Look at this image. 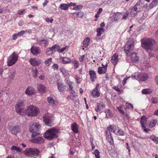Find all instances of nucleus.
I'll return each mask as SVG.
<instances>
[{
	"mask_svg": "<svg viewBox=\"0 0 158 158\" xmlns=\"http://www.w3.org/2000/svg\"><path fill=\"white\" fill-rule=\"evenodd\" d=\"M156 41L153 39L144 38L141 40V46L145 50H153L156 47Z\"/></svg>",
	"mask_w": 158,
	"mask_h": 158,
	"instance_id": "obj_1",
	"label": "nucleus"
},
{
	"mask_svg": "<svg viewBox=\"0 0 158 158\" xmlns=\"http://www.w3.org/2000/svg\"><path fill=\"white\" fill-rule=\"evenodd\" d=\"M110 132H113L114 134L118 135H124V133L121 129L115 126L112 127V126L110 125L107 127V130L106 131V138H112Z\"/></svg>",
	"mask_w": 158,
	"mask_h": 158,
	"instance_id": "obj_2",
	"label": "nucleus"
},
{
	"mask_svg": "<svg viewBox=\"0 0 158 158\" xmlns=\"http://www.w3.org/2000/svg\"><path fill=\"white\" fill-rule=\"evenodd\" d=\"M60 133V129L52 127L46 131L44 136L45 138H55L59 136Z\"/></svg>",
	"mask_w": 158,
	"mask_h": 158,
	"instance_id": "obj_3",
	"label": "nucleus"
},
{
	"mask_svg": "<svg viewBox=\"0 0 158 158\" xmlns=\"http://www.w3.org/2000/svg\"><path fill=\"white\" fill-rule=\"evenodd\" d=\"M39 109L37 107L31 105L27 106L25 112L26 114L31 117L36 116L39 113Z\"/></svg>",
	"mask_w": 158,
	"mask_h": 158,
	"instance_id": "obj_4",
	"label": "nucleus"
},
{
	"mask_svg": "<svg viewBox=\"0 0 158 158\" xmlns=\"http://www.w3.org/2000/svg\"><path fill=\"white\" fill-rule=\"evenodd\" d=\"M15 110L16 112L20 115H25L26 110L24 109L25 105L23 102L22 100L18 101L15 106Z\"/></svg>",
	"mask_w": 158,
	"mask_h": 158,
	"instance_id": "obj_5",
	"label": "nucleus"
},
{
	"mask_svg": "<svg viewBox=\"0 0 158 158\" xmlns=\"http://www.w3.org/2000/svg\"><path fill=\"white\" fill-rule=\"evenodd\" d=\"M132 78L141 81H143L148 79V76L146 73H135L131 75Z\"/></svg>",
	"mask_w": 158,
	"mask_h": 158,
	"instance_id": "obj_6",
	"label": "nucleus"
},
{
	"mask_svg": "<svg viewBox=\"0 0 158 158\" xmlns=\"http://www.w3.org/2000/svg\"><path fill=\"white\" fill-rule=\"evenodd\" d=\"M18 57V55L15 52H14L7 59V65L10 66L15 64L17 61Z\"/></svg>",
	"mask_w": 158,
	"mask_h": 158,
	"instance_id": "obj_7",
	"label": "nucleus"
},
{
	"mask_svg": "<svg viewBox=\"0 0 158 158\" xmlns=\"http://www.w3.org/2000/svg\"><path fill=\"white\" fill-rule=\"evenodd\" d=\"M43 121L47 126L52 127L53 126V119L52 117L49 114H45L43 117Z\"/></svg>",
	"mask_w": 158,
	"mask_h": 158,
	"instance_id": "obj_8",
	"label": "nucleus"
},
{
	"mask_svg": "<svg viewBox=\"0 0 158 158\" xmlns=\"http://www.w3.org/2000/svg\"><path fill=\"white\" fill-rule=\"evenodd\" d=\"M134 41L132 40H130L127 42L124 48V50L127 54L129 55V53L131 52L130 51L134 48Z\"/></svg>",
	"mask_w": 158,
	"mask_h": 158,
	"instance_id": "obj_9",
	"label": "nucleus"
},
{
	"mask_svg": "<svg viewBox=\"0 0 158 158\" xmlns=\"http://www.w3.org/2000/svg\"><path fill=\"white\" fill-rule=\"evenodd\" d=\"M40 128V127L39 124L37 123H35L31 125L29 127V130L31 132H39Z\"/></svg>",
	"mask_w": 158,
	"mask_h": 158,
	"instance_id": "obj_10",
	"label": "nucleus"
},
{
	"mask_svg": "<svg viewBox=\"0 0 158 158\" xmlns=\"http://www.w3.org/2000/svg\"><path fill=\"white\" fill-rule=\"evenodd\" d=\"M140 123L142 128L143 129L144 131L147 132L150 130L149 129H147L145 127V125L147 123V118L145 116H143L141 117Z\"/></svg>",
	"mask_w": 158,
	"mask_h": 158,
	"instance_id": "obj_11",
	"label": "nucleus"
},
{
	"mask_svg": "<svg viewBox=\"0 0 158 158\" xmlns=\"http://www.w3.org/2000/svg\"><path fill=\"white\" fill-rule=\"evenodd\" d=\"M140 6L138 3H137L134 6L131 7L130 9L131 10V16H134L139 11L138 8H139Z\"/></svg>",
	"mask_w": 158,
	"mask_h": 158,
	"instance_id": "obj_12",
	"label": "nucleus"
},
{
	"mask_svg": "<svg viewBox=\"0 0 158 158\" xmlns=\"http://www.w3.org/2000/svg\"><path fill=\"white\" fill-rule=\"evenodd\" d=\"M102 66H103V67H99L98 69V72L99 74H105L106 73L107 71V63H106L105 65H104L102 64Z\"/></svg>",
	"mask_w": 158,
	"mask_h": 158,
	"instance_id": "obj_13",
	"label": "nucleus"
},
{
	"mask_svg": "<svg viewBox=\"0 0 158 158\" xmlns=\"http://www.w3.org/2000/svg\"><path fill=\"white\" fill-rule=\"evenodd\" d=\"M29 61L31 64L34 66L38 65L41 63V59H36L32 58H31Z\"/></svg>",
	"mask_w": 158,
	"mask_h": 158,
	"instance_id": "obj_14",
	"label": "nucleus"
},
{
	"mask_svg": "<svg viewBox=\"0 0 158 158\" xmlns=\"http://www.w3.org/2000/svg\"><path fill=\"white\" fill-rule=\"evenodd\" d=\"M10 131L12 134L16 135L17 133L21 131V129L19 126H15L11 128Z\"/></svg>",
	"mask_w": 158,
	"mask_h": 158,
	"instance_id": "obj_15",
	"label": "nucleus"
},
{
	"mask_svg": "<svg viewBox=\"0 0 158 158\" xmlns=\"http://www.w3.org/2000/svg\"><path fill=\"white\" fill-rule=\"evenodd\" d=\"M127 55L130 56L131 60L134 62H137L139 60V57L135 53H131V52H130L129 53V55L127 54Z\"/></svg>",
	"mask_w": 158,
	"mask_h": 158,
	"instance_id": "obj_16",
	"label": "nucleus"
},
{
	"mask_svg": "<svg viewBox=\"0 0 158 158\" xmlns=\"http://www.w3.org/2000/svg\"><path fill=\"white\" fill-rule=\"evenodd\" d=\"M31 52L34 55H36L40 53V50L38 47L35 46H33L31 48Z\"/></svg>",
	"mask_w": 158,
	"mask_h": 158,
	"instance_id": "obj_17",
	"label": "nucleus"
},
{
	"mask_svg": "<svg viewBox=\"0 0 158 158\" xmlns=\"http://www.w3.org/2000/svg\"><path fill=\"white\" fill-rule=\"evenodd\" d=\"M37 88L39 91L42 93H45L47 89V88L45 86L41 84L37 85Z\"/></svg>",
	"mask_w": 158,
	"mask_h": 158,
	"instance_id": "obj_18",
	"label": "nucleus"
},
{
	"mask_svg": "<svg viewBox=\"0 0 158 158\" xmlns=\"http://www.w3.org/2000/svg\"><path fill=\"white\" fill-rule=\"evenodd\" d=\"M118 54L117 53H115L112 56L111 61L114 65H116L118 61Z\"/></svg>",
	"mask_w": 158,
	"mask_h": 158,
	"instance_id": "obj_19",
	"label": "nucleus"
},
{
	"mask_svg": "<svg viewBox=\"0 0 158 158\" xmlns=\"http://www.w3.org/2000/svg\"><path fill=\"white\" fill-rule=\"evenodd\" d=\"M34 91V88L32 87H29L26 89L25 93L27 95H30L33 94Z\"/></svg>",
	"mask_w": 158,
	"mask_h": 158,
	"instance_id": "obj_20",
	"label": "nucleus"
},
{
	"mask_svg": "<svg viewBox=\"0 0 158 158\" xmlns=\"http://www.w3.org/2000/svg\"><path fill=\"white\" fill-rule=\"evenodd\" d=\"M129 14V13L127 12H125V13H124V14L123 15H122V14L118 12L116 13V15H115V17L118 16L121 17L122 16V15L123 17L122 19H125L127 18V17L128 16Z\"/></svg>",
	"mask_w": 158,
	"mask_h": 158,
	"instance_id": "obj_21",
	"label": "nucleus"
},
{
	"mask_svg": "<svg viewBox=\"0 0 158 158\" xmlns=\"http://www.w3.org/2000/svg\"><path fill=\"white\" fill-rule=\"evenodd\" d=\"M57 85L58 89L60 92H63L64 91V90L65 88V85H64L63 84L60 83L58 82H57Z\"/></svg>",
	"mask_w": 158,
	"mask_h": 158,
	"instance_id": "obj_22",
	"label": "nucleus"
},
{
	"mask_svg": "<svg viewBox=\"0 0 158 158\" xmlns=\"http://www.w3.org/2000/svg\"><path fill=\"white\" fill-rule=\"evenodd\" d=\"M60 59L61 60V63L65 64L70 63L71 60L69 58L67 57H63Z\"/></svg>",
	"mask_w": 158,
	"mask_h": 158,
	"instance_id": "obj_23",
	"label": "nucleus"
},
{
	"mask_svg": "<svg viewBox=\"0 0 158 158\" xmlns=\"http://www.w3.org/2000/svg\"><path fill=\"white\" fill-rule=\"evenodd\" d=\"M71 129L73 132L77 133L78 132V126L76 123H73L71 125Z\"/></svg>",
	"mask_w": 158,
	"mask_h": 158,
	"instance_id": "obj_24",
	"label": "nucleus"
},
{
	"mask_svg": "<svg viewBox=\"0 0 158 158\" xmlns=\"http://www.w3.org/2000/svg\"><path fill=\"white\" fill-rule=\"evenodd\" d=\"M89 74L90 76L91 81L93 82L94 81V79L96 78V73L93 70H89Z\"/></svg>",
	"mask_w": 158,
	"mask_h": 158,
	"instance_id": "obj_25",
	"label": "nucleus"
},
{
	"mask_svg": "<svg viewBox=\"0 0 158 158\" xmlns=\"http://www.w3.org/2000/svg\"><path fill=\"white\" fill-rule=\"evenodd\" d=\"M92 96L94 98H97L100 95V93L98 90L93 89L91 93Z\"/></svg>",
	"mask_w": 158,
	"mask_h": 158,
	"instance_id": "obj_26",
	"label": "nucleus"
},
{
	"mask_svg": "<svg viewBox=\"0 0 158 158\" xmlns=\"http://www.w3.org/2000/svg\"><path fill=\"white\" fill-rule=\"evenodd\" d=\"M158 6V0H152L149 4V8L152 9L154 7Z\"/></svg>",
	"mask_w": 158,
	"mask_h": 158,
	"instance_id": "obj_27",
	"label": "nucleus"
},
{
	"mask_svg": "<svg viewBox=\"0 0 158 158\" xmlns=\"http://www.w3.org/2000/svg\"><path fill=\"white\" fill-rule=\"evenodd\" d=\"M71 6V3H68L67 4H61L60 6V8L61 10H66L69 7Z\"/></svg>",
	"mask_w": 158,
	"mask_h": 158,
	"instance_id": "obj_28",
	"label": "nucleus"
},
{
	"mask_svg": "<svg viewBox=\"0 0 158 158\" xmlns=\"http://www.w3.org/2000/svg\"><path fill=\"white\" fill-rule=\"evenodd\" d=\"M40 152L37 149L31 148V155L33 156H37L39 155Z\"/></svg>",
	"mask_w": 158,
	"mask_h": 158,
	"instance_id": "obj_29",
	"label": "nucleus"
},
{
	"mask_svg": "<svg viewBox=\"0 0 158 158\" xmlns=\"http://www.w3.org/2000/svg\"><path fill=\"white\" fill-rule=\"evenodd\" d=\"M90 38L89 37H87L85 38L83 42V46L85 48H86L88 46V44L90 41Z\"/></svg>",
	"mask_w": 158,
	"mask_h": 158,
	"instance_id": "obj_30",
	"label": "nucleus"
},
{
	"mask_svg": "<svg viewBox=\"0 0 158 158\" xmlns=\"http://www.w3.org/2000/svg\"><path fill=\"white\" fill-rule=\"evenodd\" d=\"M105 112L106 113V117L108 118H111L113 116V113L110 109H106Z\"/></svg>",
	"mask_w": 158,
	"mask_h": 158,
	"instance_id": "obj_31",
	"label": "nucleus"
},
{
	"mask_svg": "<svg viewBox=\"0 0 158 158\" xmlns=\"http://www.w3.org/2000/svg\"><path fill=\"white\" fill-rule=\"evenodd\" d=\"M31 148H27L23 152L24 155L26 156H29L31 155Z\"/></svg>",
	"mask_w": 158,
	"mask_h": 158,
	"instance_id": "obj_32",
	"label": "nucleus"
},
{
	"mask_svg": "<svg viewBox=\"0 0 158 158\" xmlns=\"http://www.w3.org/2000/svg\"><path fill=\"white\" fill-rule=\"evenodd\" d=\"M47 100L49 104L51 106H53L55 103V100L52 98L49 97H48Z\"/></svg>",
	"mask_w": 158,
	"mask_h": 158,
	"instance_id": "obj_33",
	"label": "nucleus"
},
{
	"mask_svg": "<svg viewBox=\"0 0 158 158\" xmlns=\"http://www.w3.org/2000/svg\"><path fill=\"white\" fill-rule=\"evenodd\" d=\"M38 43L42 45H44V47H46L48 44V41L45 40H40Z\"/></svg>",
	"mask_w": 158,
	"mask_h": 158,
	"instance_id": "obj_34",
	"label": "nucleus"
},
{
	"mask_svg": "<svg viewBox=\"0 0 158 158\" xmlns=\"http://www.w3.org/2000/svg\"><path fill=\"white\" fill-rule=\"evenodd\" d=\"M104 29L102 28L99 27L97 29V36H100L104 32Z\"/></svg>",
	"mask_w": 158,
	"mask_h": 158,
	"instance_id": "obj_35",
	"label": "nucleus"
},
{
	"mask_svg": "<svg viewBox=\"0 0 158 158\" xmlns=\"http://www.w3.org/2000/svg\"><path fill=\"white\" fill-rule=\"evenodd\" d=\"M121 87L122 85H120L117 86H114L112 87V88L118 92H121L122 90Z\"/></svg>",
	"mask_w": 158,
	"mask_h": 158,
	"instance_id": "obj_36",
	"label": "nucleus"
},
{
	"mask_svg": "<svg viewBox=\"0 0 158 158\" xmlns=\"http://www.w3.org/2000/svg\"><path fill=\"white\" fill-rule=\"evenodd\" d=\"M42 139H31V141L34 143H40L43 141Z\"/></svg>",
	"mask_w": 158,
	"mask_h": 158,
	"instance_id": "obj_37",
	"label": "nucleus"
},
{
	"mask_svg": "<svg viewBox=\"0 0 158 158\" xmlns=\"http://www.w3.org/2000/svg\"><path fill=\"white\" fill-rule=\"evenodd\" d=\"M124 107V106L123 104L119 106H118L117 109L119 111L123 114H125V113L123 110V109Z\"/></svg>",
	"mask_w": 158,
	"mask_h": 158,
	"instance_id": "obj_38",
	"label": "nucleus"
},
{
	"mask_svg": "<svg viewBox=\"0 0 158 158\" xmlns=\"http://www.w3.org/2000/svg\"><path fill=\"white\" fill-rule=\"evenodd\" d=\"M58 47V45L55 44V45L52 46V47L50 48V49L53 52V53H54L56 51V50L58 51V49H59Z\"/></svg>",
	"mask_w": 158,
	"mask_h": 158,
	"instance_id": "obj_39",
	"label": "nucleus"
},
{
	"mask_svg": "<svg viewBox=\"0 0 158 158\" xmlns=\"http://www.w3.org/2000/svg\"><path fill=\"white\" fill-rule=\"evenodd\" d=\"M157 122L156 120L152 119L151 120L149 124V127H154L155 125L157 123Z\"/></svg>",
	"mask_w": 158,
	"mask_h": 158,
	"instance_id": "obj_40",
	"label": "nucleus"
},
{
	"mask_svg": "<svg viewBox=\"0 0 158 158\" xmlns=\"http://www.w3.org/2000/svg\"><path fill=\"white\" fill-rule=\"evenodd\" d=\"M152 92V90L149 89H143L142 91V94H150Z\"/></svg>",
	"mask_w": 158,
	"mask_h": 158,
	"instance_id": "obj_41",
	"label": "nucleus"
},
{
	"mask_svg": "<svg viewBox=\"0 0 158 158\" xmlns=\"http://www.w3.org/2000/svg\"><path fill=\"white\" fill-rule=\"evenodd\" d=\"M100 152L98 149H95L93 152V154L95 156L96 158H100L99 156Z\"/></svg>",
	"mask_w": 158,
	"mask_h": 158,
	"instance_id": "obj_42",
	"label": "nucleus"
},
{
	"mask_svg": "<svg viewBox=\"0 0 158 158\" xmlns=\"http://www.w3.org/2000/svg\"><path fill=\"white\" fill-rule=\"evenodd\" d=\"M32 76L35 78H36L37 76V70L36 68L33 69L32 70Z\"/></svg>",
	"mask_w": 158,
	"mask_h": 158,
	"instance_id": "obj_43",
	"label": "nucleus"
},
{
	"mask_svg": "<svg viewBox=\"0 0 158 158\" xmlns=\"http://www.w3.org/2000/svg\"><path fill=\"white\" fill-rule=\"evenodd\" d=\"M72 63L74 65L75 69H77L79 65V63L78 61L73 60L72 61Z\"/></svg>",
	"mask_w": 158,
	"mask_h": 158,
	"instance_id": "obj_44",
	"label": "nucleus"
},
{
	"mask_svg": "<svg viewBox=\"0 0 158 158\" xmlns=\"http://www.w3.org/2000/svg\"><path fill=\"white\" fill-rule=\"evenodd\" d=\"M59 49H58V52H59L61 53L62 52H64L65 51H66V50H67L68 48V46H66L64 47L63 48H62L61 49H60V45H59V47H58Z\"/></svg>",
	"mask_w": 158,
	"mask_h": 158,
	"instance_id": "obj_45",
	"label": "nucleus"
},
{
	"mask_svg": "<svg viewBox=\"0 0 158 158\" xmlns=\"http://www.w3.org/2000/svg\"><path fill=\"white\" fill-rule=\"evenodd\" d=\"M16 73V72L15 71H14L13 72L10 73V74L9 75V77L11 80H12L14 79Z\"/></svg>",
	"mask_w": 158,
	"mask_h": 158,
	"instance_id": "obj_46",
	"label": "nucleus"
},
{
	"mask_svg": "<svg viewBox=\"0 0 158 158\" xmlns=\"http://www.w3.org/2000/svg\"><path fill=\"white\" fill-rule=\"evenodd\" d=\"M31 136L32 137H36V136L39 135L40 133L39 132L37 131H33V132H31Z\"/></svg>",
	"mask_w": 158,
	"mask_h": 158,
	"instance_id": "obj_47",
	"label": "nucleus"
},
{
	"mask_svg": "<svg viewBox=\"0 0 158 158\" xmlns=\"http://www.w3.org/2000/svg\"><path fill=\"white\" fill-rule=\"evenodd\" d=\"M10 149L13 150H15L17 151H18L19 152H21V149L15 146H13L10 148Z\"/></svg>",
	"mask_w": 158,
	"mask_h": 158,
	"instance_id": "obj_48",
	"label": "nucleus"
},
{
	"mask_svg": "<svg viewBox=\"0 0 158 158\" xmlns=\"http://www.w3.org/2000/svg\"><path fill=\"white\" fill-rule=\"evenodd\" d=\"M52 58H50L45 61V63L47 66H48L52 62Z\"/></svg>",
	"mask_w": 158,
	"mask_h": 158,
	"instance_id": "obj_49",
	"label": "nucleus"
},
{
	"mask_svg": "<svg viewBox=\"0 0 158 158\" xmlns=\"http://www.w3.org/2000/svg\"><path fill=\"white\" fill-rule=\"evenodd\" d=\"M70 94H71V95L73 98H75L77 96V94L74 91L72 90L70 91Z\"/></svg>",
	"mask_w": 158,
	"mask_h": 158,
	"instance_id": "obj_50",
	"label": "nucleus"
},
{
	"mask_svg": "<svg viewBox=\"0 0 158 158\" xmlns=\"http://www.w3.org/2000/svg\"><path fill=\"white\" fill-rule=\"evenodd\" d=\"M53 53V52L51 50L50 48H48L47 49L46 54L47 55H50L52 54Z\"/></svg>",
	"mask_w": 158,
	"mask_h": 158,
	"instance_id": "obj_51",
	"label": "nucleus"
},
{
	"mask_svg": "<svg viewBox=\"0 0 158 158\" xmlns=\"http://www.w3.org/2000/svg\"><path fill=\"white\" fill-rule=\"evenodd\" d=\"M68 86L69 87L68 90L69 92H70V91L73 90V86L72 83H69L68 84Z\"/></svg>",
	"mask_w": 158,
	"mask_h": 158,
	"instance_id": "obj_52",
	"label": "nucleus"
},
{
	"mask_svg": "<svg viewBox=\"0 0 158 158\" xmlns=\"http://www.w3.org/2000/svg\"><path fill=\"white\" fill-rule=\"evenodd\" d=\"M99 103L97 102V106L95 107V110L96 111V112H99L101 110H100V106L99 105Z\"/></svg>",
	"mask_w": 158,
	"mask_h": 158,
	"instance_id": "obj_53",
	"label": "nucleus"
},
{
	"mask_svg": "<svg viewBox=\"0 0 158 158\" xmlns=\"http://www.w3.org/2000/svg\"><path fill=\"white\" fill-rule=\"evenodd\" d=\"M82 7V6L81 5H77L76 6L74 7L73 9L75 10H77L81 9Z\"/></svg>",
	"mask_w": 158,
	"mask_h": 158,
	"instance_id": "obj_54",
	"label": "nucleus"
},
{
	"mask_svg": "<svg viewBox=\"0 0 158 158\" xmlns=\"http://www.w3.org/2000/svg\"><path fill=\"white\" fill-rule=\"evenodd\" d=\"M75 79L76 81L79 84L80 83V82L81 81V78H80V77L77 76L76 75L75 77Z\"/></svg>",
	"mask_w": 158,
	"mask_h": 158,
	"instance_id": "obj_55",
	"label": "nucleus"
},
{
	"mask_svg": "<svg viewBox=\"0 0 158 158\" xmlns=\"http://www.w3.org/2000/svg\"><path fill=\"white\" fill-rule=\"evenodd\" d=\"M74 98H73L71 95H68L67 97V99L68 100H71L72 101H73L74 100Z\"/></svg>",
	"mask_w": 158,
	"mask_h": 158,
	"instance_id": "obj_56",
	"label": "nucleus"
},
{
	"mask_svg": "<svg viewBox=\"0 0 158 158\" xmlns=\"http://www.w3.org/2000/svg\"><path fill=\"white\" fill-rule=\"evenodd\" d=\"M152 102L154 103H158V98H154L152 99Z\"/></svg>",
	"mask_w": 158,
	"mask_h": 158,
	"instance_id": "obj_57",
	"label": "nucleus"
},
{
	"mask_svg": "<svg viewBox=\"0 0 158 158\" xmlns=\"http://www.w3.org/2000/svg\"><path fill=\"white\" fill-rule=\"evenodd\" d=\"M77 15L79 17L82 18L83 16V13L81 12H79L77 13Z\"/></svg>",
	"mask_w": 158,
	"mask_h": 158,
	"instance_id": "obj_58",
	"label": "nucleus"
},
{
	"mask_svg": "<svg viewBox=\"0 0 158 158\" xmlns=\"http://www.w3.org/2000/svg\"><path fill=\"white\" fill-rule=\"evenodd\" d=\"M126 106L129 108L132 109L133 108V106L130 103H127L126 104Z\"/></svg>",
	"mask_w": 158,
	"mask_h": 158,
	"instance_id": "obj_59",
	"label": "nucleus"
},
{
	"mask_svg": "<svg viewBox=\"0 0 158 158\" xmlns=\"http://www.w3.org/2000/svg\"><path fill=\"white\" fill-rule=\"evenodd\" d=\"M100 106H101L102 107H105L106 106V105L105 103H103L102 102H98Z\"/></svg>",
	"mask_w": 158,
	"mask_h": 158,
	"instance_id": "obj_60",
	"label": "nucleus"
},
{
	"mask_svg": "<svg viewBox=\"0 0 158 158\" xmlns=\"http://www.w3.org/2000/svg\"><path fill=\"white\" fill-rule=\"evenodd\" d=\"M52 67L54 69L57 70L58 68V65L56 64H54L53 65Z\"/></svg>",
	"mask_w": 158,
	"mask_h": 158,
	"instance_id": "obj_61",
	"label": "nucleus"
},
{
	"mask_svg": "<svg viewBox=\"0 0 158 158\" xmlns=\"http://www.w3.org/2000/svg\"><path fill=\"white\" fill-rule=\"evenodd\" d=\"M85 57V56L84 55H83L82 56H81L79 58V61L80 62H82L84 60Z\"/></svg>",
	"mask_w": 158,
	"mask_h": 158,
	"instance_id": "obj_62",
	"label": "nucleus"
},
{
	"mask_svg": "<svg viewBox=\"0 0 158 158\" xmlns=\"http://www.w3.org/2000/svg\"><path fill=\"white\" fill-rule=\"evenodd\" d=\"M25 33V31H22L19 33H17L18 35H22L23 34H24Z\"/></svg>",
	"mask_w": 158,
	"mask_h": 158,
	"instance_id": "obj_63",
	"label": "nucleus"
},
{
	"mask_svg": "<svg viewBox=\"0 0 158 158\" xmlns=\"http://www.w3.org/2000/svg\"><path fill=\"white\" fill-rule=\"evenodd\" d=\"M154 80L156 84L158 85V76L155 77Z\"/></svg>",
	"mask_w": 158,
	"mask_h": 158,
	"instance_id": "obj_64",
	"label": "nucleus"
}]
</instances>
